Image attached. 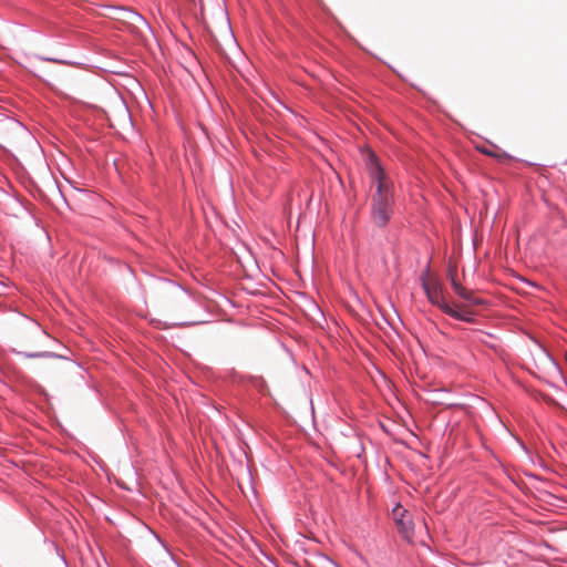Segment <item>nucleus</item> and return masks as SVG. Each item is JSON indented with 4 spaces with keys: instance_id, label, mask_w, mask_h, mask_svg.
I'll return each mask as SVG.
<instances>
[{
    "instance_id": "3",
    "label": "nucleus",
    "mask_w": 567,
    "mask_h": 567,
    "mask_svg": "<svg viewBox=\"0 0 567 567\" xmlns=\"http://www.w3.org/2000/svg\"><path fill=\"white\" fill-rule=\"evenodd\" d=\"M456 269L450 268L449 270V277L451 279L452 288L455 293H457L461 298L468 301L470 305L474 306H482L485 303V301L478 297H475L473 291L467 290L464 288L455 278Z\"/></svg>"
},
{
    "instance_id": "6",
    "label": "nucleus",
    "mask_w": 567,
    "mask_h": 567,
    "mask_svg": "<svg viewBox=\"0 0 567 567\" xmlns=\"http://www.w3.org/2000/svg\"><path fill=\"white\" fill-rule=\"evenodd\" d=\"M485 154L494 156V154L491 151H484Z\"/></svg>"
},
{
    "instance_id": "5",
    "label": "nucleus",
    "mask_w": 567,
    "mask_h": 567,
    "mask_svg": "<svg viewBox=\"0 0 567 567\" xmlns=\"http://www.w3.org/2000/svg\"><path fill=\"white\" fill-rule=\"evenodd\" d=\"M27 358H55L51 352L23 353Z\"/></svg>"
},
{
    "instance_id": "2",
    "label": "nucleus",
    "mask_w": 567,
    "mask_h": 567,
    "mask_svg": "<svg viewBox=\"0 0 567 567\" xmlns=\"http://www.w3.org/2000/svg\"><path fill=\"white\" fill-rule=\"evenodd\" d=\"M421 282H422V287H423L429 300L431 301V303L437 306L444 313H446L455 319L467 321V322L472 321V318L470 317L472 315V312L470 310L454 309L452 306H450L444 300L443 288H442L441 282L436 278L432 277L430 275L429 270H426L421 276Z\"/></svg>"
},
{
    "instance_id": "1",
    "label": "nucleus",
    "mask_w": 567,
    "mask_h": 567,
    "mask_svg": "<svg viewBox=\"0 0 567 567\" xmlns=\"http://www.w3.org/2000/svg\"><path fill=\"white\" fill-rule=\"evenodd\" d=\"M367 166L375 185V192L371 195L370 218L377 227L384 228L394 214L393 183L372 152L368 154Z\"/></svg>"
},
{
    "instance_id": "4",
    "label": "nucleus",
    "mask_w": 567,
    "mask_h": 567,
    "mask_svg": "<svg viewBox=\"0 0 567 567\" xmlns=\"http://www.w3.org/2000/svg\"><path fill=\"white\" fill-rule=\"evenodd\" d=\"M392 514L393 519L395 520L401 534L406 539H410L412 536L413 524L410 517L408 516L406 511L401 505H398L396 507H394Z\"/></svg>"
}]
</instances>
